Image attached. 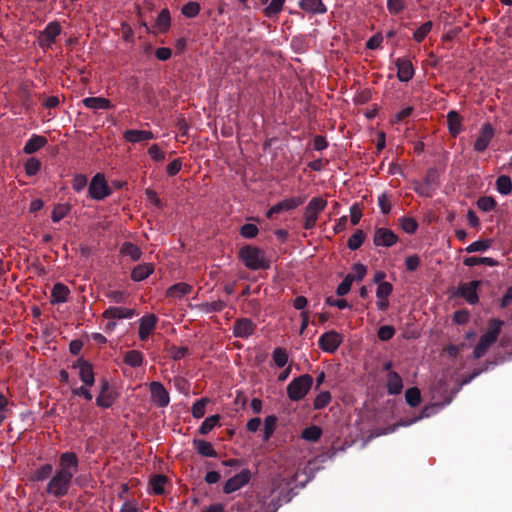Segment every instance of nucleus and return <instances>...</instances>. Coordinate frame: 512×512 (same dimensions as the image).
Here are the masks:
<instances>
[{
	"mask_svg": "<svg viewBox=\"0 0 512 512\" xmlns=\"http://www.w3.org/2000/svg\"><path fill=\"white\" fill-rule=\"evenodd\" d=\"M87 185V176L85 174H76L72 181V187L76 192H81Z\"/></svg>",
	"mask_w": 512,
	"mask_h": 512,
	"instance_id": "nucleus-61",
	"label": "nucleus"
},
{
	"mask_svg": "<svg viewBox=\"0 0 512 512\" xmlns=\"http://www.w3.org/2000/svg\"><path fill=\"white\" fill-rule=\"evenodd\" d=\"M404 0H387V10L390 14L398 15L405 9Z\"/></svg>",
	"mask_w": 512,
	"mask_h": 512,
	"instance_id": "nucleus-56",
	"label": "nucleus"
},
{
	"mask_svg": "<svg viewBox=\"0 0 512 512\" xmlns=\"http://www.w3.org/2000/svg\"><path fill=\"white\" fill-rule=\"evenodd\" d=\"M497 340L493 337L486 335L485 333L481 335L479 342L473 351V356L475 359H480L485 355L488 348L493 345Z\"/></svg>",
	"mask_w": 512,
	"mask_h": 512,
	"instance_id": "nucleus-25",
	"label": "nucleus"
},
{
	"mask_svg": "<svg viewBox=\"0 0 512 512\" xmlns=\"http://www.w3.org/2000/svg\"><path fill=\"white\" fill-rule=\"evenodd\" d=\"M47 143L48 140L46 137L33 134L30 139L25 142L23 152L25 154H33L43 148Z\"/></svg>",
	"mask_w": 512,
	"mask_h": 512,
	"instance_id": "nucleus-23",
	"label": "nucleus"
},
{
	"mask_svg": "<svg viewBox=\"0 0 512 512\" xmlns=\"http://www.w3.org/2000/svg\"><path fill=\"white\" fill-rule=\"evenodd\" d=\"M120 253L123 256H128L132 261H138L142 257V250L136 244L125 241L120 247Z\"/></svg>",
	"mask_w": 512,
	"mask_h": 512,
	"instance_id": "nucleus-27",
	"label": "nucleus"
},
{
	"mask_svg": "<svg viewBox=\"0 0 512 512\" xmlns=\"http://www.w3.org/2000/svg\"><path fill=\"white\" fill-rule=\"evenodd\" d=\"M240 234L245 239H253L258 234V228L254 224L246 223L241 227Z\"/></svg>",
	"mask_w": 512,
	"mask_h": 512,
	"instance_id": "nucleus-59",
	"label": "nucleus"
},
{
	"mask_svg": "<svg viewBox=\"0 0 512 512\" xmlns=\"http://www.w3.org/2000/svg\"><path fill=\"white\" fill-rule=\"evenodd\" d=\"M53 465L51 463H45L38 468H35L31 475L30 481L32 482H44L51 479L53 476Z\"/></svg>",
	"mask_w": 512,
	"mask_h": 512,
	"instance_id": "nucleus-22",
	"label": "nucleus"
},
{
	"mask_svg": "<svg viewBox=\"0 0 512 512\" xmlns=\"http://www.w3.org/2000/svg\"><path fill=\"white\" fill-rule=\"evenodd\" d=\"M220 417L219 415H213L205 419V421L200 424V428H198V432L202 435L208 434L218 423Z\"/></svg>",
	"mask_w": 512,
	"mask_h": 512,
	"instance_id": "nucleus-50",
	"label": "nucleus"
},
{
	"mask_svg": "<svg viewBox=\"0 0 512 512\" xmlns=\"http://www.w3.org/2000/svg\"><path fill=\"white\" fill-rule=\"evenodd\" d=\"M71 211V204H56L52 210L51 219L60 222Z\"/></svg>",
	"mask_w": 512,
	"mask_h": 512,
	"instance_id": "nucleus-41",
	"label": "nucleus"
},
{
	"mask_svg": "<svg viewBox=\"0 0 512 512\" xmlns=\"http://www.w3.org/2000/svg\"><path fill=\"white\" fill-rule=\"evenodd\" d=\"M447 126L452 137L458 136L461 132V115L455 110H450L447 113Z\"/></svg>",
	"mask_w": 512,
	"mask_h": 512,
	"instance_id": "nucleus-26",
	"label": "nucleus"
},
{
	"mask_svg": "<svg viewBox=\"0 0 512 512\" xmlns=\"http://www.w3.org/2000/svg\"><path fill=\"white\" fill-rule=\"evenodd\" d=\"M497 191L502 195H509L512 192V182L508 175H500L496 180Z\"/></svg>",
	"mask_w": 512,
	"mask_h": 512,
	"instance_id": "nucleus-40",
	"label": "nucleus"
},
{
	"mask_svg": "<svg viewBox=\"0 0 512 512\" xmlns=\"http://www.w3.org/2000/svg\"><path fill=\"white\" fill-rule=\"evenodd\" d=\"M61 33V26L59 22L52 21L50 22L45 29L41 32L40 39H38V44L45 49V47H50L54 44L56 37Z\"/></svg>",
	"mask_w": 512,
	"mask_h": 512,
	"instance_id": "nucleus-11",
	"label": "nucleus"
},
{
	"mask_svg": "<svg viewBox=\"0 0 512 512\" xmlns=\"http://www.w3.org/2000/svg\"><path fill=\"white\" fill-rule=\"evenodd\" d=\"M191 291H192L191 285L184 283V282H180V283H177V284H174L173 286H171L168 289V292H166V295H168V297H172V298H182L185 295H188Z\"/></svg>",
	"mask_w": 512,
	"mask_h": 512,
	"instance_id": "nucleus-33",
	"label": "nucleus"
},
{
	"mask_svg": "<svg viewBox=\"0 0 512 512\" xmlns=\"http://www.w3.org/2000/svg\"><path fill=\"white\" fill-rule=\"evenodd\" d=\"M363 216V211L361 210L358 204H353L350 206V222L352 225H357L360 221V218Z\"/></svg>",
	"mask_w": 512,
	"mask_h": 512,
	"instance_id": "nucleus-62",
	"label": "nucleus"
},
{
	"mask_svg": "<svg viewBox=\"0 0 512 512\" xmlns=\"http://www.w3.org/2000/svg\"><path fill=\"white\" fill-rule=\"evenodd\" d=\"M405 399L410 407H417L421 403V392L417 387L406 390Z\"/></svg>",
	"mask_w": 512,
	"mask_h": 512,
	"instance_id": "nucleus-45",
	"label": "nucleus"
},
{
	"mask_svg": "<svg viewBox=\"0 0 512 512\" xmlns=\"http://www.w3.org/2000/svg\"><path fill=\"white\" fill-rule=\"evenodd\" d=\"M395 330L392 326H381L378 330V338L382 341H388L393 337Z\"/></svg>",
	"mask_w": 512,
	"mask_h": 512,
	"instance_id": "nucleus-63",
	"label": "nucleus"
},
{
	"mask_svg": "<svg viewBox=\"0 0 512 512\" xmlns=\"http://www.w3.org/2000/svg\"><path fill=\"white\" fill-rule=\"evenodd\" d=\"M181 11L186 17L192 18L199 14L201 6L197 2L190 1L182 7Z\"/></svg>",
	"mask_w": 512,
	"mask_h": 512,
	"instance_id": "nucleus-55",
	"label": "nucleus"
},
{
	"mask_svg": "<svg viewBox=\"0 0 512 512\" xmlns=\"http://www.w3.org/2000/svg\"><path fill=\"white\" fill-rule=\"evenodd\" d=\"M239 258L245 267L252 271L270 269L271 267V262L265 258L264 251L250 244H246L240 249Z\"/></svg>",
	"mask_w": 512,
	"mask_h": 512,
	"instance_id": "nucleus-2",
	"label": "nucleus"
},
{
	"mask_svg": "<svg viewBox=\"0 0 512 512\" xmlns=\"http://www.w3.org/2000/svg\"><path fill=\"white\" fill-rule=\"evenodd\" d=\"M392 291H393V286L391 283L382 282L377 287L376 296L379 299H386L387 297H389L391 295Z\"/></svg>",
	"mask_w": 512,
	"mask_h": 512,
	"instance_id": "nucleus-58",
	"label": "nucleus"
},
{
	"mask_svg": "<svg viewBox=\"0 0 512 512\" xmlns=\"http://www.w3.org/2000/svg\"><path fill=\"white\" fill-rule=\"evenodd\" d=\"M79 468L80 461L75 452L66 451L61 453L58 457L55 473L45 488L46 493L55 498L65 496L71 489L74 476L78 473Z\"/></svg>",
	"mask_w": 512,
	"mask_h": 512,
	"instance_id": "nucleus-1",
	"label": "nucleus"
},
{
	"mask_svg": "<svg viewBox=\"0 0 512 512\" xmlns=\"http://www.w3.org/2000/svg\"><path fill=\"white\" fill-rule=\"evenodd\" d=\"M209 402V398L202 397L200 399H197L191 409L192 416L196 419H201L205 416L206 413V405Z\"/></svg>",
	"mask_w": 512,
	"mask_h": 512,
	"instance_id": "nucleus-38",
	"label": "nucleus"
},
{
	"mask_svg": "<svg viewBox=\"0 0 512 512\" xmlns=\"http://www.w3.org/2000/svg\"><path fill=\"white\" fill-rule=\"evenodd\" d=\"M327 202L321 197H314L307 204L304 211L303 228L305 230H312L316 226L318 214L324 210Z\"/></svg>",
	"mask_w": 512,
	"mask_h": 512,
	"instance_id": "nucleus-5",
	"label": "nucleus"
},
{
	"mask_svg": "<svg viewBox=\"0 0 512 512\" xmlns=\"http://www.w3.org/2000/svg\"><path fill=\"white\" fill-rule=\"evenodd\" d=\"M154 271L152 264H141L133 268L130 273V278L133 281L140 282L145 280Z\"/></svg>",
	"mask_w": 512,
	"mask_h": 512,
	"instance_id": "nucleus-30",
	"label": "nucleus"
},
{
	"mask_svg": "<svg viewBox=\"0 0 512 512\" xmlns=\"http://www.w3.org/2000/svg\"><path fill=\"white\" fill-rule=\"evenodd\" d=\"M396 77H398L399 81L409 82L414 77V67L411 60L407 57H399L396 60Z\"/></svg>",
	"mask_w": 512,
	"mask_h": 512,
	"instance_id": "nucleus-14",
	"label": "nucleus"
},
{
	"mask_svg": "<svg viewBox=\"0 0 512 512\" xmlns=\"http://www.w3.org/2000/svg\"><path fill=\"white\" fill-rule=\"evenodd\" d=\"M495 136V128L492 124L484 123L479 131L478 137L474 142V150L477 152H483L489 145L490 141Z\"/></svg>",
	"mask_w": 512,
	"mask_h": 512,
	"instance_id": "nucleus-10",
	"label": "nucleus"
},
{
	"mask_svg": "<svg viewBox=\"0 0 512 512\" xmlns=\"http://www.w3.org/2000/svg\"><path fill=\"white\" fill-rule=\"evenodd\" d=\"M322 435V429L319 426H308L302 431V438L309 442H317Z\"/></svg>",
	"mask_w": 512,
	"mask_h": 512,
	"instance_id": "nucleus-42",
	"label": "nucleus"
},
{
	"mask_svg": "<svg viewBox=\"0 0 512 512\" xmlns=\"http://www.w3.org/2000/svg\"><path fill=\"white\" fill-rule=\"evenodd\" d=\"M278 418L275 415H270L264 419L262 440L269 441L275 432Z\"/></svg>",
	"mask_w": 512,
	"mask_h": 512,
	"instance_id": "nucleus-36",
	"label": "nucleus"
},
{
	"mask_svg": "<svg viewBox=\"0 0 512 512\" xmlns=\"http://www.w3.org/2000/svg\"><path fill=\"white\" fill-rule=\"evenodd\" d=\"M70 293L71 291L66 285L59 282L54 284L51 291V303L56 304L66 302Z\"/></svg>",
	"mask_w": 512,
	"mask_h": 512,
	"instance_id": "nucleus-24",
	"label": "nucleus"
},
{
	"mask_svg": "<svg viewBox=\"0 0 512 512\" xmlns=\"http://www.w3.org/2000/svg\"><path fill=\"white\" fill-rule=\"evenodd\" d=\"M464 265L467 267H475L478 265H486L488 267H497L499 266V262L493 258L489 257H467L464 259Z\"/></svg>",
	"mask_w": 512,
	"mask_h": 512,
	"instance_id": "nucleus-31",
	"label": "nucleus"
},
{
	"mask_svg": "<svg viewBox=\"0 0 512 512\" xmlns=\"http://www.w3.org/2000/svg\"><path fill=\"white\" fill-rule=\"evenodd\" d=\"M256 329V325L249 318L237 319L234 327H232V334L239 338H248Z\"/></svg>",
	"mask_w": 512,
	"mask_h": 512,
	"instance_id": "nucleus-16",
	"label": "nucleus"
},
{
	"mask_svg": "<svg viewBox=\"0 0 512 512\" xmlns=\"http://www.w3.org/2000/svg\"><path fill=\"white\" fill-rule=\"evenodd\" d=\"M124 140L129 143H141V141H149L154 139V134L148 130H126L123 134Z\"/></svg>",
	"mask_w": 512,
	"mask_h": 512,
	"instance_id": "nucleus-21",
	"label": "nucleus"
},
{
	"mask_svg": "<svg viewBox=\"0 0 512 512\" xmlns=\"http://www.w3.org/2000/svg\"><path fill=\"white\" fill-rule=\"evenodd\" d=\"M273 361L276 366L283 367L288 362L287 351L282 347L275 348L273 352Z\"/></svg>",
	"mask_w": 512,
	"mask_h": 512,
	"instance_id": "nucleus-53",
	"label": "nucleus"
},
{
	"mask_svg": "<svg viewBox=\"0 0 512 512\" xmlns=\"http://www.w3.org/2000/svg\"><path fill=\"white\" fill-rule=\"evenodd\" d=\"M343 341L342 335L336 330L324 332L318 339L319 348L326 353L333 354L337 351Z\"/></svg>",
	"mask_w": 512,
	"mask_h": 512,
	"instance_id": "nucleus-6",
	"label": "nucleus"
},
{
	"mask_svg": "<svg viewBox=\"0 0 512 512\" xmlns=\"http://www.w3.org/2000/svg\"><path fill=\"white\" fill-rule=\"evenodd\" d=\"M503 325H504V322L500 319L489 320L488 326H487V331L485 332V334L498 340V337L501 333Z\"/></svg>",
	"mask_w": 512,
	"mask_h": 512,
	"instance_id": "nucleus-46",
	"label": "nucleus"
},
{
	"mask_svg": "<svg viewBox=\"0 0 512 512\" xmlns=\"http://www.w3.org/2000/svg\"><path fill=\"white\" fill-rule=\"evenodd\" d=\"M330 401H331V392H329V391L319 392L313 402L314 409H316V410L323 409L324 407H326L329 404Z\"/></svg>",
	"mask_w": 512,
	"mask_h": 512,
	"instance_id": "nucleus-52",
	"label": "nucleus"
},
{
	"mask_svg": "<svg viewBox=\"0 0 512 512\" xmlns=\"http://www.w3.org/2000/svg\"><path fill=\"white\" fill-rule=\"evenodd\" d=\"M251 479V472L249 469H243L240 473L236 474L232 478H229L223 486V492L230 494L235 491H239L245 485L249 483Z\"/></svg>",
	"mask_w": 512,
	"mask_h": 512,
	"instance_id": "nucleus-8",
	"label": "nucleus"
},
{
	"mask_svg": "<svg viewBox=\"0 0 512 512\" xmlns=\"http://www.w3.org/2000/svg\"><path fill=\"white\" fill-rule=\"evenodd\" d=\"M119 512H142L135 500L125 501Z\"/></svg>",
	"mask_w": 512,
	"mask_h": 512,
	"instance_id": "nucleus-64",
	"label": "nucleus"
},
{
	"mask_svg": "<svg viewBox=\"0 0 512 512\" xmlns=\"http://www.w3.org/2000/svg\"><path fill=\"white\" fill-rule=\"evenodd\" d=\"M439 409V404H432L424 406L420 413L411 420L406 421L403 425H412L422 419L429 418L434 415Z\"/></svg>",
	"mask_w": 512,
	"mask_h": 512,
	"instance_id": "nucleus-35",
	"label": "nucleus"
},
{
	"mask_svg": "<svg viewBox=\"0 0 512 512\" xmlns=\"http://www.w3.org/2000/svg\"><path fill=\"white\" fill-rule=\"evenodd\" d=\"M135 315V310L121 306H110L102 312L105 319H131Z\"/></svg>",
	"mask_w": 512,
	"mask_h": 512,
	"instance_id": "nucleus-17",
	"label": "nucleus"
},
{
	"mask_svg": "<svg viewBox=\"0 0 512 512\" xmlns=\"http://www.w3.org/2000/svg\"><path fill=\"white\" fill-rule=\"evenodd\" d=\"M41 167V161L39 159L31 157L25 163V173L26 175L29 176L35 175L41 170Z\"/></svg>",
	"mask_w": 512,
	"mask_h": 512,
	"instance_id": "nucleus-54",
	"label": "nucleus"
},
{
	"mask_svg": "<svg viewBox=\"0 0 512 512\" xmlns=\"http://www.w3.org/2000/svg\"><path fill=\"white\" fill-rule=\"evenodd\" d=\"M387 394L399 395L403 390V380L399 373L396 371H389L387 374Z\"/></svg>",
	"mask_w": 512,
	"mask_h": 512,
	"instance_id": "nucleus-20",
	"label": "nucleus"
},
{
	"mask_svg": "<svg viewBox=\"0 0 512 512\" xmlns=\"http://www.w3.org/2000/svg\"><path fill=\"white\" fill-rule=\"evenodd\" d=\"M481 280H472L466 283H460L457 287V295L465 299L469 304H476L479 301L477 290L481 286Z\"/></svg>",
	"mask_w": 512,
	"mask_h": 512,
	"instance_id": "nucleus-7",
	"label": "nucleus"
},
{
	"mask_svg": "<svg viewBox=\"0 0 512 512\" xmlns=\"http://www.w3.org/2000/svg\"><path fill=\"white\" fill-rule=\"evenodd\" d=\"M157 317L154 314H148L140 319L139 337L141 340H147L151 332L156 328Z\"/></svg>",
	"mask_w": 512,
	"mask_h": 512,
	"instance_id": "nucleus-18",
	"label": "nucleus"
},
{
	"mask_svg": "<svg viewBox=\"0 0 512 512\" xmlns=\"http://www.w3.org/2000/svg\"><path fill=\"white\" fill-rule=\"evenodd\" d=\"M433 28V22L428 20L420 25L413 33V39L417 43H421L425 37L429 35Z\"/></svg>",
	"mask_w": 512,
	"mask_h": 512,
	"instance_id": "nucleus-39",
	"label": "nucleus"
},
{
	"mask_svg": "<svg viewBox=\"0 0 512 512\" xmlns=\"http://www.w3.org/2000/svg\"><path fill=\"white\" fill-rule=\"evenodd\" d=\"M117 398V391L99 392L95 399V404L100 408L107 409L113 406Z\"/></svg>",
	"mask_w": 512,
	"mask_h": 512,
	"instance_id": "nucleus-29",
	"label": "nucleus"
},
{
	"mask_svg": "<svg viewBox=\"0 0 512 512\" xmlns=\"http://www.w3.org/2000/svg\"><path fill=\"white\" fill-rule=\"evenodd\" d=\"M74 368H79V378L85 386L92 387L95 382V375L91 363L80 358L73 364Z\"/></svg>",
	"mask_w": 512,
	"mask_h": 512,
	"instance_id": "nucleus-13",
	"label": "nucleus"
},
{
	"mask_svg": "<svg viewBox=\"0 0 512 512\" xmlns=\"http://www.w3.org/2000/svg\"><path fill=\"white\" fill-rule=\"evenodd\" d=\"M83 105L92 111L110 110L113 108L111 101L104 97H87L82 100Z\"/></svg>",
	"mask_w": 512,
	"mask_h": 512,
	"instance_id": "nucleus-19",
	"label": "nucleus"
},
{
	"mask_svg": "<svg viewBox=\"0 0 512 512\" xmlns=\"http://www.w3.org/2000/svg\"><path fill=\"white\" fill-rule=\"evenodd\" d=\"M285 0H272L263 10L266 17H276L282 11Z\"/></svg>",
	"mask_w": 512,
	"mask_h": 512,
	"instance_id": "nucleus-48",
	"label": "nucleus"
},
{
	"mask_svg": "<svg viewBox=\"0 0 512 512\" xmlns=\"http://www.w3.org/2000/svg\"><path fill=\"white\" fill-rule=\"evenodd\" d=\"M365 233L363 230H357L354 234H352L347 241V246L350 250H357L360 246L363 245V241L365 240Z\"/></svg>",
	"mask_w": 512,
	"mask_h": 512,
	"instance_id": "nucleus-47",
	"label": "nucleus"
},
{
	"mask_svg": "<svg viewBox=\"0 0 512 512\" xmlns=\"http://www.w3.org/2000/svg\"><path fill=\"white\" fill-rule=\"evenodd\" d=\"M352 276L351 274H347L343 281L337 287L336 293L339 297H343L347 295L351 289L352 285Z\"/></svg>",
	"mask_w": 512,
	"mask_h": 512,
	"instance_id": "nucleus-57",
	"label": "nucleus"
},
{
	"mask_svg": "<svg viewBox=\"0 0 512 512\" xmlns=\"http://www.w3.org/2000/svg\"><path fill=\"white\" fill-rule=\"evenodd\" d=\"M194 447L200 456L217 457V452L213 445L206 440H194Z\"/></svg>",
	"mask_w": 512,
	"mask_h": 512,
	"instance_id": "nucleus-32",
	"label": "nucleus"
},
{
	"mask_svg": "<svg viewBox=\"0 0 512 512\" xmlns=\"http://www.w3.org/2000/svg\"><path fill=\"white\" fill-rule=\"evenodd\" d=\"M156 26L160 32H166L171 26V14L168 9H163L156 18Z\"/></svg>",
	"mask_w": 512,
	"mask_h": 512,
	"instance_id": "nucleus-37",
	"label": "nucleus"
},
{
	"mask_svg": "<svg viewBox=\"0 0 512 512\" xmlns=\"http://www.w3.org/2000/svg\"><path fill=\"white\" fill-rule=\"evenodd\" d=\"M398 240L399 238L388 228H377L373 237L374 244L381 247H390Z\"/></svg>",
	"mask_w": 512,
	"mask_h": 512,
	"instance_id": "nucleus-15",
	"label": "nucleus"
},
{
	"mask_svg": "<svg viewBox=\"0 0 512 512\" xmlns=\"http://www.w3.org/2000/svg\"><path fill=\"white\" fill-rule=\"evenodd\" d=\"M298 5H300L302 10L308 13L324 14L326 12V7L322 0H301Z\"/></svg>",
	"mask_w": 512,
	"mask_h": 512,
	"instance_id": "nucleus-28",
	"label": "nucleus"
},
{
	"mask_svg": "<svg viewBox=\"0 0 512 512\" xmlns=\"http://www.w3.org/2000/svg\"><path fill=\"white\" fill-rule=\"evenodd\" d=\"M306 200L305 196H298L285 199L277 204H274L271 208L266 211V217L272 218L274 214H278L282 211L292 210L304 204Z\"/></svg>",
	"mask_w": 512,
	"mask_h": 512,
	"instance_id": "nucleus-9",
	"label": "nucleus"
},
{
	"mask_svg": "<svg viewBox=\"0 0 512 512\" xmlns=\"http://www.w3.org/2000/svg\"><path fill=\"white\" fill-rule=\"evenodd\" d=\"M476 205L480 210L489 212L496 209L497 202L495 198H492L491 196H482L478 198Z\"/></svg>",
	"mask_w": 512,
	"mask_h": 512,
	"instance_id": "nucleus-49",
	"label": "nucleus"
},
{
	"mask_svg": "<svg viewBox=\"0 0 512 512\" xmlns=\"http://www.w3.org/2000/svg\"><path fill=\"white\" fill-rule=\"evenodd\" d=\"M167 482V477L162 474L154 475L150 480V486L154 494L161 495L164 493V485Z\"/></svg>",
	"mask_w": 512,
	"mask_h": 512,
	"instance_id": "nucleus-44",
	"label": "nucleus"
},
{
	"mask_svg": "<svg viewBox=\"0 0 512 512\" xmlns=\"http://www.w3.org/2000/svg\"><path fill=\"white\" fill-rule=\"evenodd\" d=\"M88 193L91 199L102 201L112 194L104 174L97 172L89 183Z\"/></svg>",
	"mask_w": 512,
	"mask_h": 512,
	"instance_id": "nucleus-4",
	"label": "nucleus"
},
{
	"mask_svg": "<svg viewBox=\"0 0 512 512\" xmlns=\"http://www.w3.org/2000/svg\"><path fill=\"white\" fill-rule=\"evenodd\" d=\"M313 385V378L309 374H303L294 378L287 386V396L292 401H299L306 397Z\"/></svg>",
	"mask_w": 512,
	"mask_h": 512,
	"instance_id": "nucleus-3",
	"label": "nucleus"
},
{
	"mask_svg": "<svg viewBox=\"0 0 512 512\" xmlns=\"http://www.w3.org/2000/svg\"><path fill=\"white\" fill-rule=\"evenodd\" d=\"M150 394L151 400L159 408L166 407L169 404V401L171 400V398L169 397V392L166 391V389L160 382H151Z\"/></svg>",
	"mask_w": 512,
	"mask_h": 512,
	"instance_id": "nucleus-12",
	"label": "nucleus"
},
{
	"mask_svg": "<svg viewBox=\"0 0 512 512\" xmlns=\"http://www.w3.org/2000/svg\"><path fill=\"white\" fill-rule=\"evenodd\" d=\"M492 243L493 240L489 238L476 240L467 246L465 250L468 253L484 252L489 249Z\"/></svg>",
	"mask_w": 512,
	"mask_h": 512,
	"instance_id": "nucleus-43",
	"label": "nucleus"
},
{
	"mask_svg": "<svg viewBox=\"0 0 512 512\" xmlns=\"http://www.w3.org/2000/svg\"><path fill=\"white\" fill-rule=\"evenodd\" d=\"M401 228L407 234H414L418 229V223L413 217L404 216L400 219Z\"/></svg>",
	"mask_w": 512,
	"mask_h": 512,
	"instance_id": "nucleus-51",
	"label": "nucleus"
},
{
	"mask_svg": "<svg viewBox=\"0 0 512 512\" xmlns=\"http://www.w3.org/2000/svg\"><path fill=\"white\" fill-rule=\"evenodd\" d=\"M144 363V355L138 350H129L124 355V364L131 367H139Z\"/></svg>",
	"mask_w": 512,
	"mask_h": 512,
	"instance_id": "nucleus-34",
	"label": "nucleus"
},
{
	"mask_svg": "<svg viewBox=\"0 0 512 512\" xmlns=\"http://www.w3.org/2000/svg\"><path fill=\"white\" fill-rule=\"evenodd\" d=\"M225 306H226V303L223 300H215V301L203 304V310L207 313L220 312L225 308Z\"/></svg>",
	"mask_w": 512,
	"mask_h": 512,
	"instance_id": "nucleus-60",
	"label": "nucleus"
}]
</instances>
